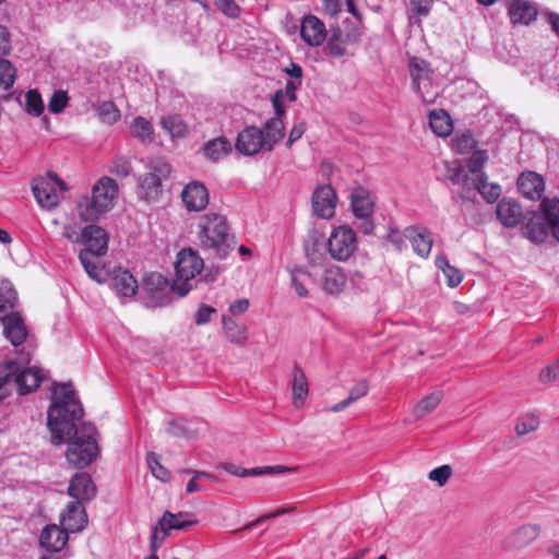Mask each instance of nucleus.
I'll use <instances>...</instances> for the list:
<instances>
[{
	"label": "nucleus",
	"mask_w": 559,
	"mask_h": 559,
	"mask_svg": "<svg viewBox=\"0 0 559 559\" xmlns=\"http://www.w3.org/2000/svg\"><path fill=\"white\" fill-rule=\"evenodd\" d=\"M83 407L75 397L71 383L57 384L52 391V403L47 413V426L51 431V442L59 445L66 437H71L67 459L78 468L90 465L98 455L97 430L94 425L83 423L79 428L75 420L83 417Z\"/></svg>",
	"instance_id": "1"
},
{
	"label": "nucleus",
	"mask_w": 559,
	"mask_h": 559,
	"mask_svg": "<svg viewBox=\"0 0 559 559\" xmlns=\"http://www.w3.org/2000/svg\"><path fill=\"white\" fill-rule=\"evenodd\" d=\"M118 185L110 177H102L92 189L91 197L79 199L76 207L83 222H94L108 212L118 198Z\"/></svg>",
	"instance_id": "2"
},
{
	"label": "nucleus",
	"mask_w": 559,
	"mask_h": 559,
	"mask_svg": "<svg viewBox=\"0 0 559 559\" xmlns=\"http://www.w3.org/2000/svg\"><path fill=\"white\" fill-rule=\"evenodd\" d=\"M198 239L201 249L216 258H225L230 251L226 218L216 213L200 217Z\"/></svg>",
	"instance_id": "3"
},
{
	"label": "nucleus",
	"mask_w": 559,
	"mask_h": 559,
	"mask_svg": "<svg viewBox=\"0 0 559 559\" xmlns=\"http://www.w3.org/2000/svg\"><path fill=\"white\" fill-rule=\"evenodd\" d=\"M204 266L203 259L191 248L182 249L175 264L176 277L171 290L180 297H185L191 289L190 281L201 273Z\"/></svg>",
	"instance_id": "4"
},
{
	"label": "nucleus",
	"mask_w": 559,
	"mask_h": 559,
	"mask_svg": "<svg viewBox=\"0 0 559 559\" xmlns=\"http://www.w3.org/2000/svg\"><path fill=\"white\" fill-rule=\"evenodd\" d=\"M148 171L139 178L140 193L147 201L155 200L162 192V181L170 175V165L162 157L150 159Z\"/></svg>",
	"instance_id": "5"
},
{
	"label": "nucleus",
	"mask_w": 559,
	"mask_h": 559,
	"mask_svg": "<svg viewBox=\"0 0 559 559\" xmlns=\"http://www.w3.org/2000/svg\"><path fill=\"white\" fill-rule=\"evenodd\" d=\"M198 523L194 514L189 512L173 513L165 511L152 531V547L158 549L169 536L171 530H185Z\"/></svg>",
	"instance_id": "6"
},
{
	"label": "nucleus",
	"mask_w": 559,
	"mask_h": 559,
	"mask_svg": "<svg viewBox=\"0 0 559 559\" xmlns=\"http://www.w3.org/2000/svg\"><path fill=\"white\" fill-rule=\"evenodd\" d=\"M328 246L331 258L345 262L357 249L356 233L347 225L335 227L329 237Z\"/></svg>",
	"instance_id": "7"
},
{
	"label": "nucleus",
	"mask_w": 559,
	"mask_h": 559,
	"mask_svg": "<svg viewBox=\"0 0 559 559\" xmlns=\"http://www.w3.org/2000/svg\"><path fill=\"white\" fill-rule=\"evenodd\" d=\"M272 105L275 111L274 117L269 119L264 126L265 151H272L273 147L284 139V122L285 116L284 95L282 91H276L272 98Z\"/></svg>",
	"instance_id": "8"
},
{
	"label": "nucleus",
	"mask_w": 559,
	"mask_h": 559,
	"mask_svg": "<svg viewBox=\"0 0 559 559\" xmlns=\"http://www.w3.org/2000/svg\"><path fill=\"white\" fill-rule=\"evenodd\" d=\"M542 533V526L536 523H526L508 534L504 548L509 551L522 550L535 543Z\"/></svg>",
	"instance_id": "9"
},
{
	"label": "nucleus",
	"mask_w": 559,
	"mask_h": 559,
	"mask_svg": "<svg viewBox=\"0 0 559 559\" xmlns=\"http://www.w3.org/2000/svg\"><path fill=\"white\" fill-rule=\"evenodd\" d=\"M236 150L242 155H255L265 150L264 131L255 126H249L238 133Z\"/></svg>",
	"instance_id": "10"
},
{
	"label": "nucleus",
	"mask_w": 559,
	"mask_h": 559,
	"mask_svg": "<svg viewBox=\"0 0 559 559\" xmlns=\"http://www.w3.org/2000/svg\"><path fill=\"white\" fill-rule=\"evenodd\" d=\"M360 39V33L355 26L343 31L340 26L331 28V35L326 44L329 53L334 57H342L349 45L357 44Z\"/></svg>",
	"instance_id": "11"
},
{
	"label": "nucleus",
	"mask_w": 559,
	"mask_h": 559,
	"mask_svg": "<svg viewBox=\"0 0 559 559\" xmlns=\"http://www.w3.org/2000/svg\"><path fill=\"white\" fill-rule=\"evenodd\" d=\"M336 193L330 185L319 186L312 194V209L314 214L323 219L334 216L336 207Z\"/></svg>",
	"instance_id": "12"
},
{
	"label": "nucleus",
	"mask_w": 559,
	"mask_h": 559,
	"mask_svg": "<svg viewBox=\"0 0 559 559\" xmlns=\"http://www.w3.org/2000/svg\"><path fill=\"white\" fill-rule=\"evenodd\" d=\"M32 191L37 203L44 209L52 210L59 204V197L48 177L38 176L34 178Z\"/></svg>",
	"instance_id": "13"
},
{
	"label": "nucleus",
	"mask_w": 559,
	"mask_h": 559,
	"mask_svg": "<svg viewBox=\"0 0 559 559\" xmlns=\"http://www.w3.org/2000/svg\"><path fill=\"white\" fill-rule=\"evenodd\" d=\"M537 14L536 5L530 0H508V15L513 25H530Z\"/></svg>",
	"instance_id": "14"
},
{
	"label": "nucleus",
	"mask_w": 559,
	"mask_h": 559,
	"mask_svg": "<svg viewBox=\"0 0 559 559\" xmlns=\"http://www.w3.org/2000/svg\"><path fill=\"white\" fill-rule=\"evenodd\" d=\"M82 242L86 246L82 251H90L96 255H105L108 250V235L105 229L96 225H88L82 229Z\"/></svg>",
	"instance_id": "15"
},
{
	"label": "nucleus",
	"mask_w": 559,
	"mask_h": 559,
	"mask_svg": "<svg viewBox=\"0 0 559 559\" xmlns=\"http://www.w3.org/2000/svg\"><path fill=\"white\" fill-rule=\"evenodd\" d=\"M181 199L189 211L200 212L209 204L210 195L203 183L193 181L183 188Z\"/></svg>",
	"instance_id": "16"
},
{
	"label": "nucleus",
	"mask_w": 559,
	"mask_h": 559,
	"mask_svg": "<svg viewBox=\"0 0 559 559\" xmlns=\"http://www.w3.org/2000/svg\"><path fill=\"white\" fill-rule=\"evenodd\" d=\"M329 246L325 238L318 234H311L305 242V253L309 265L319 267L328 261Z\"/></svg>",
	"instance_id": "17"
},
{
	"label": "nucleus",
	"mask_w": 559,
	"mask_h": 559,
	"mask_svg": "<svg viewBox=\"0 0 559 559\" xmlns=\"http://www.w3.org/2000/svg\"><path fill=\"white\" fill-rule=\"evenodd\" d=\"M300 35L309 46H320L326 38L324 23L314 15H307L301 21Z\"/></svg>",
	"instance_id": "18"
},
{
	"label": "nucleus",
	"mask_w": 559,
	"mask_h": 559,
	"mask_svg": "<svg viewBox=\"0 0 559 559\" xmlns=\"http://www.w3.org/2000/svg\"><path fill=\"white\" fill-rule=\"evenodd\" d=\"M68 495L81 503L96 496V487L87 473H76L70 480Z\"/></svg>",
	"instance_id": "19"
},
{
	"label": "nucleus",
	"mask_w": 559,
	"mask_h": 559,
	"mask_svg": "<svg viewBox=\"0 0 559 559\" xmlns=\"http://www.w3.org/2000/svg\"><path fill=\"white\" fill-rule=\"evenodd\" d=\"M321 282L322 289L326 295L338 296L346 287L347 277L341 266L330 265L324 270Z\"/></svg>",
	"instance_id": "20"
},
{
	"label": "nucleus",
	"mask_w": 559,
	"mask_h": 559,
	"mask_svg": "<svg viewBox=\"0 0 559 559\" xmlns=\"http://www.w3.org/2000/svg\"><path fill=\"white\" fill-rule=\"evenodd\" d=\"M518 188L524 198L539 200L545 190L544 178L534 171L523 173L518 179Z\"/></svg>",
	"instance_id": "21"
},
{
	"label": "nucleus",
	"mask_w": 559,
	"mask_h": 559,
	"mask_svg": "<svg viewBox=\"0 0 559 559\" xmlns=\"http://www.w3.org/2000/svg\"><path fill=\"white\" fill-rule=\"evenodd\" d=\"M68 542V531L56 524L47 525L40 533L39 543L48 551H60Z\"/></svg>",
	"instance_id": "22"
},
{
	"label": "nucleus",
	"mask_w": 559,
	"mask_h": 559,
	"mask_svg": "<svg viewBox=\"0 0 559 559\" xmlns=\"http://www.w3.org/2000/svg\"><path fill=\"white\" fill-rule=\"evenodd\" d=\"M350 206L357 218L371 217L374 209L373 197L364 187H357L350 194Z\"/></svg>",
	"instance_id": "23"
},
{
	"label": "nucleus",
	"mask_w": 559,
	"mask_h": 559,
	"mask_svg": "<svg viewBox=\"0 0 559 559\" xmlns=\"http://www.w3.org/2000/svg\"><path fill=\"white\" fill-rule=\"evenodd\" d=\"M87 524L85 509L80 501H72L68 504L66 513L61 518V525L68 532H80Z\"/></svg>",
	"instance_id": "24"
},
{
	"label": "nucleus",
	"mask_w": 559,
	"mask_h": 559,
	"mask_svg": "<svg viewBox=\"0 0 559 559\" xmlns=\"http://www.w3.org/2000/svg\"><path fill=\"white\" fill-rule=\"evenodd\" d=\"M497 217L506 227H515L522 217V206L515 200L502 199L497 205Z\"/></svg>",
	"instance_id": "25"
},
{
	"label": "nucleus",
	"mask_w": 559,
	"mask_h": 559,
	"mask_svg": "<svg viewBox=\"0 0 559 559\" xmlns=\"http://www.w3.org/2000/svg\"><path fill=\"white\" fill-rule=\"evenodd\" d=\"M43 381L40 372L33 368L20 367L14 378L15 389L19 395H25L36 390Z\"/></svg>",
	"instance_id": "26"
},
{
	"label": "nucleus",
	"mask_w": 559,
	"mask_h": 559,
	"mask_svg": "<svg viewBox=\"0 0 559 559\" xmlns=\"http://www.w3.org/2000/svg\"><path fill=\"white\" fill-rule=\"evenodd\" d=\"M3 332L5 337L14 346L22 345L27 337V330L22 317L19 313H12L3 321Z\"/></svg>",
	"instance_id": "27"
},
{
	"label": "nucleus",
	"mask_w": 559,
	"mask_h": 559,
	"mask_svg": "<svg viewBox=\"0 0 559 559\" xmlns=\"http://www.w3.org/2000/svg\"><path fill=\"white\" fill-rule=\"evenodd\" d=\"M524 236L535 243H543L549 236L548 223L536 215L527 217L522 226Z\"/></svg>",
	"instance_id": "28"
},
{
	"label": "nucleus",
	"mask_w": 559,
	"mask_h": 559,
	"mask_svg": "<svg viewBox=\"0 0 559 559\" xmlns=\"http://www.w3.org/2000/svg\"><path fill=\"white\" fill-rule=\"evenodd\" d=\"M540 210L549 225L550 234L559 241V197L543 199Z\"/></svg>",
	"instance_id": "29"
},
{
	"label": "nucleus",
	"mask_w": 559,
	"mask_h": 559,
	"mask_svg": "<svg viewBox=\"0 0 559 559\" xmlns=\"http://www.w3.org/2000/svg\"><path fill=\"white\" fill-rule=\"evenodd\" d=\"M112 287L120 296L132 297L138 290V282L129 271L119 269L114 273Z\"/></svg>",
	"instance_id": "30"
},
{
	"label": "nucleus",
	"mask_w": 559,
	"mask_h": 559,
	"mask_svg": "<svg viewBox=\"0 0 559 559\" xmlns=\"http://www.w3.org/2000/svg\"><path fill=\"white\" fill-rule=\"evenodd\" d=\"M20 369L15 361H5L0 364V401L9 396L15 389L14 378Z\"/></svg>",
	"instance_id": "31"
},
{
	"label": "nucleus",
	"mask_w": 559,
	"mask_h": 559,
	"mask_svg": "<svg viewBox=\"0 0 559 559\" xmlns=\"http://www.w3.org/2000/svg\"><path fill=\"white\" fill-rule=\"evenodd\" d=\"M429 126L432 132L441 138L448 136L452 132L451 117L443 110H432L429 114Z\"/></svg>",
	"instance_id": "32"
},
{
	"label": "nucleus",
	"mask_w": 559,
	"mask_h": 559,
	"mask_svg": "<svg viewBox=\"0 0 559 559\" xmlns=\"http://www.w3.org/2000/svg\"><path fill=\"white\" fill-rule=\"evenodd\" d=\"M442 401L441 392H432L424 396L413 408L415 420H420L431 414Z\"/></svg>",
	"instance_id": "33"
},
{
	"label": "nucleus",
	"mask_w": 559,
	"mask_h": 559,
	"mask_svg": "<svg viewBox=\"0 0 559 559\" xmlns=\"http://www.w3.org/2000/svg\"><path fill=\"white\" fill-rule=\"evenodd\" d=\"M90 251H80L79 259L88 276L98 283L103 281L104 267L100 266L99 258Z\"/></svg>",
	"instance_id": "34"
},
{
	"label": "nucleus",
	"mask_w": 559,
	"mask_h": 559,
	"mask_svg": "<svg viewBox=\"0 0 559 559\" xmlns=\"http://www.w3.org/2000/svg\"><path fill=\"white\" fill-rule=\"evenodd\" d=\"M162 128L173 138H183L189 132V127L185 120L177 114L168 115L160 119Z\"/></svg>",
	"instance_id": "35"
},
{
	"label": "nucleus",
	"mask_w": 559,
	"mask_h": 559,
	"mask_svg": "<svg viewBox=\"0 0 559 559\" xmlns=\"http://www.w3.org/2000/svg\"><path fill=\"white\" fill-rule=\"evenodd\" d=\"M203 151L209 159L217 162L222 156L231 151V145L225 138H217L206 142Z\"/></svg>",
	"instance_id": "36"
},
{
	"label": "nucleus",
	"mask_w": 559,
	"mask_h": 559,
	"mask_svg": "<svg viewBox=\"0 0 559 559\" xmlns=\"http://www.w3.org/2000/svg\"><path fill=\"white\" fill-rule=\"evenodd\" d=\"M414 251L421 258H427L431 251L432 238L427 230L415 231L408 236Z\"/></svg>",
	"instance_id": "37"
},
{
	"label": "nucleus",
	"mask_w": 559,
	"mask_h": 559,
	"mask_svg": "<svg viewBox=\"0 0 559 559\" xmlns=\"http://www.w3.org/2000/svg\"><path fill=\"white\" fill-rule=\"evenodd\" d=\"M369 391V384L366 380H359L350 390L348 397L336 403L332 406L331 411L334 413L342 412L348 407L352 403L367 395Z\"/></svg>",
	"instance_id": "38"
},
{
	"label": "nucleus",
	"mask_w": 559,
	"mask_h": 559,
	"mask_svg": "<svg viewBox=\"0 0 559 559\" xmlns=\"http://www.w3.org/2000/svg\"><path fill=\"white\" fill-rule=\"evenodd\" d=\"M309 386L308 380L300 367H295L293 370V396L295 400V404L297 405L298 401L304 403V400L308 395Z\"/></svg>",
	"instance_id": "39"
},
{
	"label": "nucleus",
	"mask_w": 559,
	"mask_h": 559,
	"mask_svg": "<svg viewBox=\"0 0 559 559\" xmlns=\"http://www.w3.org/2000/svg\"><path fill=\"white\" fill-rule=\"evenodd\" d=\"M223 329L225 336L233 343L243 344L247 340V329L245 325L235 322L233 319L223 318Z\"/></svg>",
	"instance_id": "40"
},
{
	"label": "nucleus",
	"mask_w": 559,
	"mask_h": 559,
	"mask_svg": "<svg viewBox=\"0 0 559 559\" xmlns=\"http://www.w3.org/2000/svg\"><path fill=\"white\" fill-rule=\"evenodd\" d=\"M489 203H493L501 194V187L487 182L485 175H478V180L471 183Z\"/></svg>",
	"instance_id": "41"
},
{
	"label": "nucleus",
	"mask_w": 559,
	"mask_h": 559,
	"mask_svg": "<svg viewBox=\"0 0 559 559\" xmlns=\"http://www.w3.org/2000/svg\"><path fill=\"white\" fill-rule=\"evenodd\" d=\"M408 69L413 85H418L420 81L428 80L432 75L429 64L416 57L409 59Z\"/></svg>",
	"instance_id": "42"
},
{
	"label": "nucleus",
	"mask_w": 559,
	"mask_h": 559,
	"mask_svg": "<svg viewBox=\"0 0 559 559\" xmlns=\"http://www.w3.org/2000/svg\"><path fill=\"white\" fill-rule=\"evenodd\" d=\"M437 266L443 272L447 284L450 287H456L463 280L462 272L455 266L451 265L444 257H438L436 259Z\"/></svg>",
	"instance_id": "43"
},
{
	"label": "nucleus",
	"mask_w": 559,
	"mask_h": 559,
	"mask_svg": "<svg viewBox=\"0 0 559 559\" xmlns=\"http://www.w3.org/2000/svg\"><path fill=\"white\" fill-rule=\"evenodd\" d=\"M414 90L420 95L425 105L433 104L439 95L438 86L432 82V78L420 81L418 85H413Z\"/></svg>",
	"instance_id": "44"
},
{
	"label": "nucleus",
	"mask_w": 559,
	"mask_h": 559,
	"mask_svg": "<svg viewBox=\"0 0 559 559\" xmlns=\"http://www.w3.org/2000/svg\"><path fill=\"white\" fill-rule=\"evenodd\" d=\"M16 80V69L13 63L4 58H0V87L9 91L13 87Z\"/></svg>",
	"instance_id": "45"
},
{
	"label": "nucleus",
	"mask_w": 559,
	"mask_h": 559,
	"mask_svg": "<svg viewBox=\"0 0 559 559\" xmlns=\"http://www.w3.org/2000/svg\"><path fill=\"white\" fill-rule=\"evenodd\" d=\"M487 157L484 152H475L467 162L468 171L474 176L469 178L467 175L464 176L465 185L478 180V175H484L481 168L484 167Z\"/></svg>",
	"instance_id": "46"
},
{
	"label": "nucleus",
	"mask_w": 559,
	"mask_h": 559,
	"mask_svg": "<svg viewBox=\"0 0 559 559\" xmlns=\"http://www.w3.org/2000/svg\"><path fill=\"white\" fill-rule=\"evenodd\" d=\"M25 110L33 117H39L45 109L40 93L37 90H29L25 95Z\"/></svg>",
	"instance_id": "47"
},
{
	"label": "nucleus",
	"mask_w": 559,
	"mask_h": 559,
	"mask_svg": "<svg viewBox=\"0 0 559 559\" xmlns=\"http://www.w3.org/2000/svg\"><path fill=\"white\" fill-rule=\"evenodd\" d=\"M539 417L533 413L525 414L518 419L515 431L519 436H524L535 431L539 427Z\"/></svg>",
	"instance_id": "48"
},
{
	"label": "nucleus",
	"mask_w": 559,
	"mask_h": 559,
	"mask_svg": "<svg viewBox=\"0 0 559 559\" xmlns=\"http://www.w3.org/2000/svg\"><path fill=\"white\" fill-rule=\"evenodd\" d=\"M168 286V280L156 272L150 273L143 278V288L150 293L165 290Z\"/></svg>",
	"instance_id": "49"
},
{
	"label": "nucleus",
	"mask_w": 559,
	"mask_h": 559,
	"mask_svg": "<svg viewBox=\"0 0 559 559\" xmlns=\"http://www.w3.org/2000/svg\"><path fill=\"white\" fill-rule=\"evenodd\" d=\"M132 131L135 136L140 138L143 141H152L153 140V127L148 120L143 117H136L132 123Z\"/></svg>",
	"instance_id": "50"
},
{
	"label": "nucleus",
	"mask_w": 559,
	"mask_h": 559,
	"mask_svg": "<svg viewBox=\"0 0 559 559\" xmlns=\"http://www.w3.org/2000/svg\"><path fill=\"white\" fill-rule=\"evenodd\" d=\"M100 119L108 124H112L120 119V111L112 102H104L98 108Z\"/></svg>",
	"instance_id": "51"
},
{
	"label": "nucleus",
	"mask_w": 559,
	"mask_h": 559,
	"mask_svg": "<svg viewBox=\"0 0 559 559\" xmlns=\"http://www.w3.org/2000/svg\"><path fill=\"white\" fill-rule=\"evenodd\" d=\"M69 96L63 90L55 91L48 102V109L51 114H59L68 106Z\"/></svg>",
	"instance_id": "52"
},
{
	"label": "nucleus",
	"mask_w": 559,
	"mask_h": 559,
	"mask_svg": "<svg viewBox=\"0 0 559 559\" xmlns=\"http://www.w3.org/2000/svg\"><path fill=\"white\" fill-rule=\"evenodd\" d=\"M475 145H476L475 140L473 139V136L471 134H467V133L457 134L453 139V143H452L453 150L460 154H465V153L471 152L472 150H474Z\"/></svg>",
	"instance_id": "53"
},
{
	"label": "nucleus",
	"mask_w": 559,
	"mask_h": 559,
	"mask_svg": "<svg viewBox=\"0 0 559 559\" xmlns=\"http://www.w3.org/2000/svg\"><path fill=\"white\" fill-rule=\"evenodd\" d=\"M452 474H453L452 466L445 464V465H441V466H438V467L431 469L428 474V478L431 481L437 483L441 487L447 484V481L452 476Z\"/></svg>",
	"instance_id": "54"
},
{
	"label": "nucleus",
	"mask_w": 559,
	"mask_h": 559,
	"mask_svg": "<svg viewBox=\"0 0 559 559\" xmlns=\"http://www.w3.org/2000/svg\"><path fill=\"white\" fill-rule=\"evenodd\" d=\"M538 379L543 383H550L559 379V359L548 364L539 372Z\"/></svg>",
	"instance_id": "55"
},
{
	"label": "nucleus",
	"mask_w": 559,
	"mask_h": 559,
	"mask_svg": "<svg viewBox=\"0 0 559 559\" xmlns=\"http://www.w3.org/2000/svg\"><path fill=\"white\" fill-rule=\"evenodd\" d=\"M147 461L154 477L163 481H167L169 479L170 473L159 463L157 455L150 454Z\"/></svg>",
	"instance_id": "56"
},
{
	"label": "nucleus",
	"mask_w": 559,
	"mask_h": 559,
	"mask_svg": "<svg viewBox=\"0 0 559 559\" xmlns=\"http://www.w3.org/2000/svg\"><path fill=\"white\" fill-rule=\"evenodd\" d=\"M217 8L228 17L235 19L240 14V7L235 0H216Z\"/></svg>",
	"instance_id": "57"
},
{
	"label": "nucleus",
	"mask_w": 559,
	"mask_h": 559,
	"mask_svg": "<svg viewBox=\"0 0 559 559\" xmlns=\"http://www.w3.org/2000/svg\"><path fill=\"white\" fill-rule=\"evenodd\" d=\"M223 467L227 472L231 473L233 475L239 476V477L262 475V467L242 468V467L235 466L233 464H224Z\"/></svg>",
	"instance_id": "58"
},
{
	"label": "nucleus",
	"mask_w": 559,
	"mask_h": 559,
	"mask_svg": "<svg viewBox=\"0 0 559 559\" xmlns=\"http://www.w3.org/2000/svg\"><path fill=\"white\" fill-rule=\"evenodd\" d=\"M11 50V34L4 25L0 24V58L10 55Z\"/></svg>",
	"instance_id": "59"
},
{
	"label": "nucleus",
	"mask_w": 559,
	"mask_h": 559,
	"mask_svg": "<svg viewBox=\"0 0 559 559\" xmlns=\"http://www.w3.org/2000/svg\"><path fill=\"white\" fill-rule=\"evenodd\" d=\"M132 169L131 163L124 157H118L112 163L111 171L118 177H127Z\"/></svg>",
	"instance_id": "60"
},
{
	"label": "nucleus",
	"mask_w": 559,
	"mask_h": 559,
	"mask_svg": "<svg viewBox=\"0 0 559 559\" xmlns=\"http://www.w3.org/2000/svg\"><path fill=\"white\" fill-rule=\"evenodd\" d=\"M62 236L70 240L72 243H81L82 242V231H79V228L75 225L66 224L62 228Z\"/></svg>",
	"instance_id": "61"
},
{
	"label": "nucleus",
	"mask_w": 559,
	"mask_h": 559,
	"mask_svg": "<svg viewBox=\"0 0 559 559\" xmlns=\"http://www.w3.org/2000/svg\"><path fill=\"white\" fill-rule=\"evenodd\" d=\"M432 0H411V7L417 15H427L430 11Z\"/></svg>",
	"instance_id": "62"
},
{
	"label": "nucleus",
	"mask_w": 559,
	"mask_h": 559,
	"mask_svg": "<svg viewBox=\"0 0 559 559\" xmlns=\"http://www.w3.org/2000/svg\"><path fill=\"white\" fill-rule=\"evenodd\" d=\"M168 431L173 436H182L186 438H190V433L187 431L186 423L183 420H175L169 424Z\"/></svg>",
	"instance_id": "63"
},
{
	"label": "nucleus",
	"mask_w": 559,
	"mask_h": 559,
	"mask_svg": "<svg viewBox=\"0 0 559 559\" xmlns=\"http://www.w3.org/2000/svg\"><path fill=\"white\" fill-rule=\"evenodd\" d=\"M215 312V309L210 306H201L197 312L195 323L197 324H205L210 321L212 313Z\"/></svg>",
	"instance_id": "64"
}]
</instances>
